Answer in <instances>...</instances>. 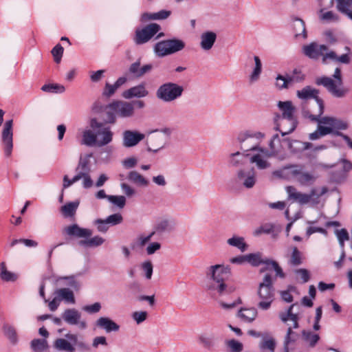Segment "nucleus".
<instances>
[{
    "label": "nucleus",
    "instance_id": "12",
    "mask_svg": "<svg viewBox=\"0 0 352 352\" xmlns=\"http://www.w3.org/2000/svg\"><path fill=\"white\" fill-rule=\"evenodd\" d=\"M318 94V90L310 86H306L296 91L297 97L301 100L315 99L316 100L318 110L314 113L304 112L305 116L308 117L310 120H316L317 116H321L324 111L323 102L319 98Z\"/></svg>",
    "mask_w": 352,
    "mask_h": 352
},
{
    "label": "nucleus",
    "instance_id": "42",
    "mask_svg": "<svg viewBox=\"0 0 352 352\" xmlns=\"http://www.w3.org/2000/svg\"><path fill=\"white\" fill-rule=\"evenodd\" d=\"M0 278L6 282L15 281L18 276L16 274L8 271L4 262L0 263Z\"/></svg>",
    "mask_w": 352,
    "mask_h": 352
},
{
    "label": "nucleus",
    "instance_id": "41",
    "mask_svg": "<svg viewBox=\"0 0 352 352\" xmlns=\"http://www.w3.org/2000/svg\"><path fill=\"white\" fill-rule=\"evenodd\" d=\"M79 204L80 201L78 200L69 202L61 207L60 211L65 217H74Z\"/></svg>",
    "mask_w": 352,
    "mask_h": 352
},
{
    "label": "nucleus",
    "instance_id": "11",
    "mask_svg": "<svg viewBox=\"0 0 352 352\" xmlns=\"http://www.w3.org/2000/svg\"><path fill=\"white\" fill-rule=\"evenodd\" d=\"M334 80L329 77L316 79V84L323 85L334 96L341 98L345 96L346 90L342 87L341 71L337 67L333 74Z\"/></svg>",
    "mask_w": 352,
    "mask_h": 352
},
{
    "label": "nucleus",
    "instance_id": "8",
    "mask_svg": "<svg viewBox=\"0 0 352 352\" xmlns=\"http://www.w3.org/2000/svg\"><path fill=\"white\" fill-rule=\"evenodd\" d=\"M285 191L287 194V199L294 202H297L300 205H305L308 203L318 204L319 203V197L326 194L328 192V188L323 186L318 192L316 188H312L309 194L303 193L297 190L293 186H288L285 188Z\"/></svg>",
    "mask_w": 352,
    "mask_h": 352
},
{
    "label": "nucleus",
    "instance_id": "29",
    "mask_svg": "<svg viewBox=\"0 0 352 352\" xmlns=\"http://www.w3.org/2000/svg\"><path fill=\"white\" fill-rule=\"evenodd\" d=\"M54 295L60 302L63 300L65 302L72 305L76 302L74 292L68 288L58 289L54 292Z\"/></svg>",
    "mask_w": 352,
    "mask_h": 352
},
{
    "label": "nucleus",
    "instance_id": "1",
    "mask_svg": "<svg viewBox=\"0 0 352 352\" xmlns=\"http://www.w3.org/2000/svg\"><path fill=\"white\" fill-rule=\"evenodd\" d=\"M231 275L230 265H214L210 266L207 272L209 281L206 285V290L214 296H223L233 293L236 287L228 285L225 280Z\"/></svg>",
    "mask_w": 352,
    "mask_h": 352
},
{
    "label": "nucleus",
    "instance_id": "43",
    "mask_svg": "<svg viewBox=\"0 0 352 352\" xmlns=\"http://www.w3.org/2000/svg\"><path fill=\"white\" fill-rule=\"evenodd\" d=\"M31 347L34 352H50L46 340L34 339L31 342Z\"/></svg>",
    "mask_w": 352,
    "mask_h": 352
},
{
    "label": "nucleus",
    "instance_id": "2",
    "mask_svg": "<svg viewBox=\"0 0 352 352\" xmlns=\"http://www.w3.org/2000/svg\"><path fill=\"white\" fill-rule=\"evenodd\" d=\"M265 137V134L261 131L253 130H245L241 131L236 138L237 142L240 145L242 152L236 151L230 153L228 156V164L233 167H238L244 164L245 159H249L248 147L250 140H256L258 142L261 141Z\"/></svg>",
    "mask_w": 352,
    "mask_h": 352
},
{
    "label": "nucleus",
    "instance_id": "16",
    "mask_svg": "<svg viewBox=\"0 0 352 352\" xmlns=\"http://www.w3.org/2000/svg\"><path fill=\"white\" fill-rule=\"evenodd\" d=\"M90 126L94 130H97V146L102 147L110 144L113 140V133L109 126H104L102 122L96 118L90 120Z\"/></svg>",
    "mask_w": 352,
    "mask_h": 352
},
{
    "label": "nucleus",
    "instance_id": "39",
    "mask_svg": "<svg viewBox=\"0 0 352 352\" xmlns=\"http://www.w3.org/2000/svg\"><path fill=\"white\" fill-rule=\"evenodd\" d=\"M127 179L129 182L138 186L146 187L149 184L148 180L135 170L130 171L128 173Z\"/></svg>",
    "mask_w": 352,
    "mask_h": 352
},
{
    "label": "nucleus",
    "instance_id": "52",
    "mask_svg": "<svg viewBox=\"0 0 352 352\" xmlns=\"http://www.w3.org/2000/svg\"><path fill=\"white\" fill-rule=\"evenodd\" d=\"M302 337L305 342L308 343L311 346H315L320 339V337L318 334L309 331H304L302 332Z\"/></svg>",
    "mask_w": 352,
    "mask_h": 352
},
{
    "label": "nucleus",
    "instance_id": "30",
    "mask_svg": "<svg viewBox=\"0 0 352 352\" xmlns=\"http://www.w3.org/2000/svg\"><path fill=\"white\" fill-rule=\"evenodd\" d=\"M92 129H85L82 133L81 144L89 146H97V131L95 133Z\"/></svg>",
    "mask_w": 352,
    "mask_h": 352
},
{
    "label": "nucleus",
    "instance_id": "27",
    "mask_svg": "<svg viewBox=\"0 0 352 352\" xmlns=\"http://www.w3.org/2000/svg\"><path fill=\"white\" fill-rule=\"evenodd\" d=\"M292 27L296 38L302 39L307 38L305 23L302 19L297 17L292 18Z\"/></svg>",
    "mask_w": 352,
    "mask_h": 352
},
{
    "label": "nucleus",
    "instance_id": "21",
    "mask_svg": "<svg viewBox=\"0 0 352 352\" xmlns=\"http://www.w3.org/2000/svg\"><path fill=\"white\" fill-rule=\"evenodd\" d=\"M62 318L65 322L71 325H77L79 329H85L87 328V322L81 320V314L76 309H67L62 314Z\"/></svg>",
    "mask_w": 352,
    "mask_h": 352
},
{
    "label": "nucleus",
    "instance_id": "25",
    "mask_svg": "<svg viewBox=\"0 0 352 352\" xmlns=\"http://www.w3.org/2000/svg\"><path fill=\"white\" fill-rule=\"evenodd\" d=\"M144 138V135L137 131L126 130L122 134V144L126 148L136 146Z\"/></svg>",
    "mask_w": 352,
    "mask_h": 352
},
{
    "label": "nucleus",
    "instance_id": "55",
    "mask_svg": "<svg viewBox=\"0 0 352 352\" xmlns=\"http://www.w3.org/2000/svg\"><path fill=\"white\" fill-rule=\"evenodd\" d=\"M141 269L144 272V276L147 280H150L152 278L153 266L150 261H144L141 264Z\"/></svg>",
    "mask_w": 352,
    "mask_h": 352
},
{
    "label": "nucleus",
    "instance_id": "51",
    "mask_svg": "<svg viewBox=\"0 0 352 352\" xmlns=\"http://www.w3.org/2000/svg\"><path fill=\"white\" fill-rule=\"evenodd\" d=\"M289 85L291 84L288 76H284L281 74H278L276 77L275 86L278 89H287Z\"/></svg>",
    "mask_w": 352,
    "mask_h": 352
},
{
    "label": "nucleus",
    "instance_id": "48",
    "mask_svg": "<svg viewBox=\"0 0 352 352\" xmlns=\"http://www.w3.org/2000/svg\"><path fill=\"white\" fill-rule=\"evenodd\" d=\"M3 331L4 335L9 339V340L12 343L15 344L16 342L17 336L16 331L12 326L8 324H4L3 326Z\"/></svg>",
    "mask_w": 352,
    "mask_h": 352
},
{
    "label": "nucleus",
    "instance_id": "62",
    "mask_svg": "<svg viewBox=\"0 0 352 352\" xmlns=\"http://www.w3.org/2000/svg\"><path fill=\"white\" fill-rule=\"evenodd\" d=\"M162 245L160 242H151L146 248L145 251L147 255H152L161 249Z\"/></svg>",
    "mask_w": 352,
    "mask_h": 352
},
{
    "label": "nucleus",
    "instance_id": "35",
    "mask_svg": "<svg viewBox=\"0 0 352 352\" xmlns=\"http://www.w3.org/2000/svg\"><path fill=\"white\" fill-rule=\"evenodd\" d=\"M54 346L58 351L66 352H74L76 351L74 344L67 338L56 339L54 343Z\"/></svg>",
    "mask_w": 352,
    "mask_h": 352
},
{
    "label": "nucleus",
    "instance_id": "4",
    "mask_svg": "<svg viewBox=\"0 0 352 352\" xmlns=\"http://www.w3.org/2000/svg\"><path fill=\"white\" fill-rule=\"evenodd\" d=\"M146 106L143 100H138L132 102L117 100L107 106V122L114 123L116 116L122 118H131L135 115V107L143 109Z\"/></svg>",
    "mask_w": 352,
    "mask_h": 352
},
{
    "label": "nucleus",
    "instance_id": "3",
    "mask_svg": "<svg viewBox=\"0 0 352 352\" xmlns=\"http://www.w3.org/2000/svg\"><path fill=\"white\" fill-rule=\"evenodd\" d=\"M281 115L275 117L276 129L284 136L294 131L297 122L294 117L295 107L292 101H279L277 104Z\"/></svg>",
    "mask_w": 352,
    "mask_h": 352
},
{
    "label": "nucleus",
    "instance_id": "28",
    "mask_svg": "<svg viewBox=\"0 0 352 352\" xmlns=\"http://www.w3.org/2000/svg\"><path fill=\"white\" fill-rule=\"evenodd\" d=\"M96 325L107 333L118 331L120 329V326L108 317L99 318L96 322Z\"/></svg>",
    "mask_w": 352,
    "mask_h": 352
},
{
    "label": "nucleus",
    "instance_id": "34",
    "mask_svg": "<svg viewBox=\"0 0 352 352\" xmlns=\"http://www.w3.org/2000/svg\"><path fill=\"white\" fill-rule=\"evenodd\" d=\"M336 9L352 20V0H335Z\"/></svg>",
    "mask_w": 352,
    "mask_h": 352
},
{
    "label": "nucleus",
    "instance_id": "22",
    "mask_svg": "<svg viewBox=\"0 0 352 352\" xmlns=\"http://www.w3.org/2000/svg\"><path fill=\"white\" fill-rule=\"evenodd\" d=\"M303 53L310 58L316 59L319 56H324L327 52V47L324 45H318L316 43H311L305 45L302 47Z\"/></svg>",
    "mask_w": 352,
    "mask_h": 352
},
{
    "label": "nucleus",
    "instance_id": "50",
    "mask_svg": "<svg viewBox=\"0 0 352 352\" xmlns=\"http://www.w3.org/2000/svg\"><path fill=\"white\" fill-rule=\"evenodd\" d=\"M41 90L45 92L62 94L65 91V88L59 84H45L42 86Z\"/></svg>",
    "mask_w": 352,
    "mask_h": 352
},
{
    "label": "nucleus",
    "instance_id": "64",
    "mask_svg": "<svg viewBox=\"0 0 352 352\" xmlns=\"http://www.w3.org/2000/svg\"><path fill=\"white\" fill-rule=\"evenodd\" d=\"M52 54L56 63H58L63 54V47L60 45H56L52 50Z\"/></svg>",
    "mask_w": 352,
    "mask_h": 352
},
{
    "label": "nucleus",
    "instance_id": "63",
    "mask_svg": "<svg viewBox=\"0 0 352 352\" xmlns=\"http://www.w3.org/2000/svg\"><path fill=\"white\" fill-rule=\"evenodd\" d=\"M120 188L123 192V193L127 197H131L136 194L135 190L131 186H129L128 184L125 182H122L120 184Z\"/></svg>",
    "mask_w": 352,
    "mask_h": 352
},
{
    "label": "nucleus",
    "instance_id": "53",
    "mask_svg": "<svg viewBox=\"0 0 352 352\" xmlns=\"http://www.w3.org/2000/svg\"><path fill=\"white\" fill-rule=\"evenodd\" d=\"M108 201L120 208H123L126 204V198L123 195H109Z\"/></svg>",
    "mask_w": 352,
    "mask_h": 352
},
{
    "label": "nucleus",
    "instance_id": "13",
    "mask_svg": "<svg viewBox=\"0 0 352 352\" xmlns=\"http://www.w3.org/2000/svg\"><path fill=\"white\" fill-rule=\"evenodd\" d=\"M183 91L182 86L173 82H167L159 87L156 96L164 102H170L179 98Z\"/></svg>",
    "mask_w": 352,
    "mask_h": 352
},
{
    "label": "nucleus",
    "instance_id": "17",
    "mask_svg": "<svg viewBox=\"0 0 352 352\" xmlns=\"http://www.w3.org/2000/svg\"><path fill=\"white\" fill-rule=\"evenodd\" d=\"M235 180L237 184L250 189L254 186L257 182L256 172L254 168H241L236 173Z\"/></svg>",
    "mask_w": 352,
    "mask_h": 352
},
{
    "label": "nucleus",
    "instance_id": "58",
    "mask_svg": "<svg viewBox=\"0 0 352 352\" xmlns=\"http://www.w3.org/2000/svg\"><path fill=\"white\" fill-rule=\"evenodd\" d=\"M94 225H95L97 228V230L100 232H106L109 228V224L107 220L102 219H97L93 222Z\"/></svg>",
    "mask_w": 352,
    "mask_h": 352
},
{
    "label": "nucleus",
    "instance_id": "54",
    "mask_svg": "<svg viewBox=\"0 0 352 352\" xmlns=\"http://www.w3.org/2000/svg\"><path fill=\"white\" fill-rule=\"evenodd\" d=\"M155 234V231L151 232L148 234H140L136 238L135 244L138 247L142 248L146 245Z\"/></svg>",
    "mask_w": 352,
    "mask_h": 352
},
{
    "label": "nucleus",
    "instance_id": "26",
    "mask_svg": "<svg viewBox=\"0 0 352 352\" xmlns=\"http://www.w3.org/2000/svg\"><path fill=\"white\" fill-rule=\"evenodd\" d=\"M152 68L153 65L151 64H146L141 66L140 60H137L130 65L129 72L133 77L141 78L145 74L149 72Z\"/></svg>",
    "mask_w": 352,
    "mask_h": 352
},
{
    "label": "nucleus",
    "instance_id": "15",
    "mask_svg": "<svg viewBox=\"0 0 352 352\" xmlns=\"http://www.w3.org/2000/svg\"><path fill=\"white\" fill-rule=\"evenodd\" d=\"M311 120L317 122L320 127L328 130L327 135L331 133L336 135V133H340L338 131L346 130L349 126L347 122L334 117L324 116L320 118V116H317L316 120Z\"/></svg>",
    "mask_w": 352,
    "mask_h": 352
},
{
    "label": "nucleus",
    "instance_id": "60",
    "mask_svg": "<svg viewBox=\"0 0 352 352\" xmlns=\"http://www.w3.org/2000/svg\"><path fill=\"white\" fill-rule=\"evenodd\" d=\"M328 132V130L320 127L318 124L317 130L311 133L309 135V138L310 140H316L320 139L321 137L327 135Z\"/></svg>",
    "mask_w": 352,
    "mask_h": 352
},
{
    "label": "nucleus",
    "instance_id": "59",
    "mask_svg": "<svg viewBox=\"0 0 352 352\" xmlns=\"http://www.w3.org/2000/svg\"><path fill=\"white\" fill-rule=\"evenodd\" d=\"M288 77L290 84L293 82H301L305 78V74L301 71L298 69H294L293 73L290 76H288Z\"/></svg>",
    "mask_w": 352,
    "mask_h": 352
},
{
    "label": "nucleus",
    "instance_id": "61",
    "mask_svg": "<svg viewBox=\"0 0 352 352\" xmlns=\"http://www.w3.org/2000/svg\"><path fill=\"white\" fill-rule=\"evenodd\" d=\"M226 344L232 352H241L243 349V344L234 339L227 341Z\"/></svg>",
    "mask_w": 352,
    "mask_h": 352
},
{
    "label": "nucleus",
    "instance_id": "57",
    "mask_svg": "<svg viewBox=\"0 0 352 352\" xmlns=\"http://www.w3.org/2000/svg\"><path fill=\"white\" fill-rule=\"evenodd\" d=\"M131 317L137 324H140L144 322L148 318V313L146 311H134Z\"/></svg>",
    "mask_w": 352,
    "mask_h": 352
},
{
    "label": "nucleus",
    "instance_id": "5",
    "mask_svg": "<svg viewBox=\"0 0 352 352\" xmlns=\"http://www.w3.org/2000/svg\"><path fill=\"white\" fill-rule=\"evenodd\" d=\"M63 233L69 237L80 239L78 244L85 248H96L102 245L105 241L104 239L99 235L91 237V230L80 227L76 223L65 227Z\"/></svg>",
    "mask_w": 352,
    "mask_h": 352
},
{
    "label": "nucleus",
    "instance_id": "40",
    "mask_svg": "<svg viewBox=\"0 0 352 352\" xmlns=\"http://www.w3.org/2000/svg\"><path fill=\"white\" fill-rule=\"evenodd\" d=\"M318 18L323 23H336L340 20V17L336 13L327 10H320Z\"/></svg>",
    "mask_w": 352,
    "mask_h": 352
},
{
    "label": "nucleus",
    "instance_id": "7",
    "mask_svg": "<svg viewBox=\"0 0 352 352\" xmlns=\"http://www.w3.org/2000/svg\"><path fill=\"white\" fill-rule=\"evenodd\" d=\"M279 173L287 178H294L301 186L313 185L318 178L315 173L307 171L302 166L297 164L284 166Z\"/></svg>",
    "mask_w": 352,
    "mask_h": 352
},
{
    "label": "nucleus",
    "instance_id": "23",
    "mask_svg": "<svg viewBox=\"0 0 352 352\" xmlns=\"http://www.w3.org/2000/svg\"><path fill=\"white\" fill-rule=\"evenodd\" d=\"M167 144L166 137L161 133H155L151 136L147 143V150L153 153H157Z\"/></svg>",
    "mask_w": 352,
    "mask_h": 352
},
{
    "label": "nucleus",
    "instance_id": "6",
    "mask_svg": "<svg viewBox=\"0 0 352 352\" xmlns=\"http://www.w3.org/2000/svg\"><path fill=\"white\" fill-rule=\"evenodd\" d=\"M273 278L269 274H266L263 280L259 283L257 289L258 302L257 307L261 310H268L275 298V289L273 286Z\"/></svg>",
    "mask_w": 352,
    "mask_h": 352
},
{
    "label": "nucleus",
    "instance_id": "20",
    "mask_svg": "<svg viewBox=\"0 0 352 352\" xmlns=\"http://www.w3.org/2000/svg\"><path fill=\"white\" fill-rule=\"evenodd\" d=\"M217 40V33L213 30H204L199 35V45L204 52L210 51Z\"/></svg>",
    "mask_w": 352,
    "mask_h": 352
},
{
    "label": "nucleus",
    "instance_id": "47",
    "mask_svg": "<svg viewBox=\"0 0 352 352\" xmlns=\"http://www.w3.org/2000/svg\"><path fill=\"white\" fill-rule=\"evenodd\" d=\"M65 338L69 339L71 342L74 344V346H77L80 351H89V346L87 344L82 341H78V336L72 333H67L65 335Z\"/></svg>",
    "mask_w": 352,
    "mask_h": 352
},
{
    "label": "nucleus",
    "instance_id": "37",
    "mask_svg": "<svg viewBox=\"0 0 352 352\" xmlns=\"http://www.w3.org/2000/svg\"><path fill=\"white\" fill-rule=\"evenodd\" d=\"M126 82V78L120 77L113 85L107 82L103 91V95L107 97L111 96L116 91V90Z\"/></svg>",
    "mask_w": 352,
    "mask_h": 352
},
{
    "label": "nucleus",
    "instance_id": "46",
    "mask_svg": "<svg viewBox=\"0 0 352 352\" xmlns=\"http://www.w3.org/2000/svg\"><path fill=\"white\" fill-rule=\"evenodd\" d=\"M263 258L261 252L250 253L246 254V263L252 266L257 267L263 263Z\"/></svg>",
    "mask_w": 352,
    "mask_h": 352
},
{
    "label": "nucleus",
    "instance_id": "36",
    "mask_svg": "<svg viewBox=\"0 0 352 352\" xmlns=\"http://www.w3.org/2000/svg\"><path fill=\"white\" fill-rule=\"evenodd\" d=\"M254 67L249 76V82L252 84L257 82L262 73V63L258 56H254Z\"/></svg>",
    "mask_w": 352,
    "mask_h": 352
},
{
    "label": "nucleus",
    "instance_id": "32",
    "mask_svg": "<svg viewBox=\"0 0 352 352\" xmlns=\"http://www.w3.org/2000/svg\"><path fill=\"white\" fill-rule=\"evenodd\" d=\"M262 264L265 265V267L261 269V272H264L267 270H274L276 272V276H279L280 278L285 277V274L283 272L282 268L278 265L276 261L268 258H263V262Z\"/></svg>",
    "mask_w": 352,
    "mask_h": 352
},
{
    "label": "nucleus",
    "instance_id": "18",
    "mask_svg": "<svg viewBox=\"0 0 352 352\" xmlns=\"http://www.w3.org/2000/svg\"><path fill=\"white\" fill-rule=\"evenodd\" d=\"M160 30V26L157 23H151L141 30H137L134 37V42L138 45L145 43Z\"/></svg>",
    "mask_w": 352,
    "mask_h": 352
},
{
    "label": "nucleus",
    "instance_id": "10",
    "mask_svg": "<svg viewBox=\"0 0 352 352\" xmlns=\"http://www.w3.org/2000/svg\"><path fill=\"white\" fill-rule=\"evenodd\" d=\"M268 146V152L271 157H275L279 160H284L287 157V150L293 153V140L288 138L280 139L278 134L273 135Z\"/></svg>",
    "mask_w": 352,
    "mask_h": 352
},
{
    "label": "nucleus",
    "instance_id": "14",
    "mask_svg": "<svg viewBox=\"0 0 352 352\" xmlns=\"http://www.w3.org/2000/svg\"><path fill=\"white\" fill-rule=\"evenodd\" d=\"M184 47L183 41L175 38L158 42L154 47V51L158 56L163 57L181 51Z\"/></svg>",
    "mask_w": 352,
    "mask_h": 352
},
{
    "label": "nucleus",
    "instance_id": "24",
    "mask_svg": "<svg viewBox=\"0 0 352 352\" xmlns=\"http://www.w3.org/2000/svg\"><path fill=\"white\" fill-rule=\"evenodd\" d=\"M149 92L144 83H140L124 91L122 96L125 99L142 98L148 96Z\"/></svg>",
    "mask_w": 352,
    "mask_h": 352
},
{
    "label": "nucleus",
    "instance_id": "38",
    "mask_svg": "<svg viewBox=\"0 0 352 352\" xmlns=\"http://www.w3.org/2000/svg\"><path fill=\"white\" fill-rule=\"evenodd\" d=\"M174 228L173 221L168 218L159 219L155 225L154 229L156 232H164L171 231Z\"/></svg>",
    "mask_w": 352,
    "mask_h": 352
},
{
    "label": "nucleus",
    "instance_id": "33",
    "mask_svg": "<svg viewBox=\"0 0 352 352\" xmlns=\"http://www.w3.org/2000/svg\"><path fill=\"white\" fill-rule=\"evenodd\" d=\"M257 314V310L254 307L241 308L238 312V316L241 320L245 322H252L254 321L256 319Z\"/></svg>",
    "mask_w": 352,
    "mask_h": 352
},
{
    "label": "nucleus",
    "instance_id": "56",
    "mask_svg": "<svg viewBox=\"0 0 352 352\" xmlns=\"http://www.w3.org/2000/svg\"><path fill=\"white\" fill-rule=\"evenodd\" d=\"M312 144L309 142H303L298 140H293V153H298L305 150L309 149Z\"/></svg>",
    "mask_w": 352,
    "mask_h": 352
},
{
    "label": "nucleus",
    "instance_id": "44",
    "mask_svg": "<svg viewBox=\"0 0 352 352\" xmlns=\"http://www.w3.org/2000/svg\"><path fill=\"white\" fill-rule=\"evenodd\" d=\"M327 59H331L335 61H339L342 63H349L350 61V58L348 54H342V56L338 57L334 52H329L326 53V54L322 57V62L324 63H327Z\"/></svg>",
    "mask_w": 352,
    "mask_h": 352
},
{
    "label": "nucleus",
    "instance_id": "45",
    "mask_svg": "<svg viewBox=\"0 0 352 352\" xmlns=\"http://www.w3.org/2000/svg\"><path fill=\"white\" fill-rule=\"evenodd\" d=\"M297 337V333L292 329V327H289L283 342L284 349L286 352H288L289 346L296 342Z\"/></svg>",
    "mask_w": 352,
    "mask_h": 352
},
{
    "label": "nucleus",
    "instance_id": "31",
    "mask_svg": "<svg viewBox=\"0 0 352 352\" xmlns=\"http://www.w3.org/2000/svg\"><path fill=\"white\" fill-rule=\"evenodd\" d=\"M227 244L237 248L241 252H245L248 248L244 237L236 234L227 239Z\"/></svg>",
    "mask_w": 352,
    "mask_h": 352
},
{
    "label": "nucleus",
    "instance_id": "9",
    "mask_svg": "<svg viewBox=\"0 0 352 352\" xmlns=\"http://www.w3.org/2000/svg\"><path fill=\"white\" fill-rule=\"evenodd\" d=\"M250 140V146L248 147L249 161L250 163L255 164L256 168L260 170L269 168L271 164L269 159L271 158L268 149L259 145L258 142L251 144Z\"/></svg>",
    "mask_w": 352,
    "mask_h": 352
},
{
    "label": "nucleus",
    "instance_id": "19",
    "mask_svg": "<svg viewBox=\"0 0 352 352\" xmlns=\"http://www.w3.org/2000/svg\"><path fill=\"white\" fill-rule=\"evenodd\" d=\"M12 120H7L2 132V142L4 145V152L7 157L12 154L13 148Z\"/></svg>",
    "mask_w": 352,
    "mask_h": 352
},
{
    "label": "nucleus",
    "instance_id": "49",
    "mask_svg": "<svg viewBox=\"0 0 352 352\" xmlns=\"http://www.w3.org/2000/svg\"><path fill=\"white\" fill-rule=\"evenodd\" d=\"M292 252L289 261V263L292 265L296 266L302 264V255L296 247L292 248Z\"/></svg>",
    "mask_w": 352,
    "mask_h": 352
}]
</instances>
